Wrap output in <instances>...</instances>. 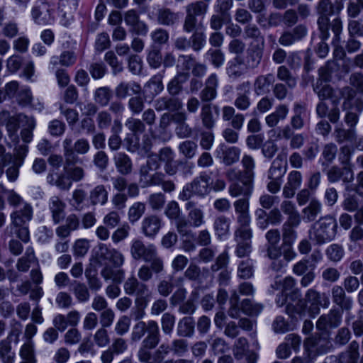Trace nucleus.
<instances>
[{"label":"nucleus","mask_w":363,"mask_h":363,"mask_svg":"<svg viewBox=\"0 0 363 363\" xmlns=\"http://www.w3.org/2000/svg\"><path fill=\"white\" fill-rule=\"evenodd\" d=\"M293 116L290 119V125L294 130H301L304 127L305 121L309 116L306 104L296 102L293 106Z\"/></svg>","instance_id":"obj_23"},{"label":"nucleus","mask_w":363,"mask_h":363,"mask_svg":"<svg viewBox=\"0 0 363 363\" xmlns=\"http://www.w3.org/2000/svg\"><path fill=\"white\" fill-rule=\"evenodd\" d=\"M165 174L160 172L152 174L151 179L141 187L145 188L152 186H160L164 192L171 193L176 189V185L172 180L166 179Z\"/></svg>","instance_id":"obj_27"},{"label":"nucleus","mask_w":363,"mask_h":363,"mask_svg":"<svg viewBox=\"0 0 363 363\" xmlns=\"http://www.w3.org/2000/svg\"><path fill=\"white\" fill-rule=\"evenodd\" d=\"M337 222L335 217L327 216L315 222L310 231V238L318 244L331 241L337 233Z\"/></svg>","instance_id":"obj_5"},{"label":"nucleus","mask_w":363,"mask_h":363,"mask_svg":"<svg viewBox=\"0 0 363 363\" xmlns=\"http://www.w3.org/2000/svg\"><path fill=\"white\" fill-rule=\"evenodd\" d=\"M254 275V262L251 259L241 261L238 267V277L242 279H249Z\"/></svg>","instance_id":"obj_49"},{"label":"nucleus","mask_w":363,"mask_h":363,"mask_svg":"<svg viewBox=\"0 0 363 363\" xmlns=\"http://www.w3.org/2000/svg\"><path fill=\"white\" fill-rule=\"evenodd\" d=\"M191 35L189 37L191 48L195 52L202 50L206 43V35L204 29L201 26H198L193 30Z\"/></svg>","instance_id":"obj_41"},{"label":"nucleus","mask_w":363,"mask_h":363,"mask_svg":"<svg viewBox=\"0 0 363 363\" xmlns=\"http://www.w3.org/2000/svg\"><path fill=\"white\" fill-rule=\"evenodd\" d=\"M296 281L291 277H286L282 283V293L289 296L293 300H298V306L300 308L297 311L298 313H302L305 311L306 304L301 299V294L300 291L295 287Z\"/></svg>","instance_id":"obj_20"},{"label":"nucleus","mask_w":363,"mask_h":363,"mask_svg":"<svg viewBox=\"0 0 363 363\" xmlns=\"http://www.w3.org/2000/svg\"><path fill=\"white\" fill-rule=\"evenodd\" d=\"M163 225L162 218L156 215L145 216L141 223L142 233L147 238H154Z\"/></svg>","instance_id":"obj_18"},{"label":"nucleus","mask_w":363,"mask_h":363,"mask_svg":"<svg viewBox=\"0 0 363 363\" xmlns=\"http://www.w3.org/2000/svg\"><path fill=\"white\" fill-rule=\"evenodd\" d=\"M73 294L79 303H86L90 298L89 289L84 283L75 281Z\"/></svg>","instance_id":"obj_56"},{"label":"nucleus","mask_w":363,"mask_h":363,"mask_svg":"<svg viewBox=\"0 0 363 363\" xmlns=\"http://www.w3.org/2000/svg\"><path fill=\"white\" fill-rule=\"evenodd\" d=\"M124 292L129 296H135V299L152 298V292L148 286L138 279L135 276L128 277L123 284Z\"/></svg>","instance_id":"obj_10"},{"label":"nucleus","mask_w":363,"mask_h":363,"mask_svg":"<svg viewBox=\"0 0 363 363\" xmlns=\"http://www.w3.org/2000/svg\"><path fill=\"white\" fill-rule=\"evenodd\" d=\"M77 164H67L65 160L64 171L70 177L71 181L73 182H78L83 179L85 172L83 168L75 166Z\"/></svg>","instance_id":"obj_48"},{"label":"nucleus","mask_w":363,"mask_h":363,"mask_svg":"<svg viewBox=\"0 0 363 363\" xmlns=\"http://www.w3.org/2000/svg\"><path fill=\"white\" fill-rule=\"evenodd\" d=\"M331 29L334 33L333 45L334 46L333 61H328L327 64L319 69V78L316 83L313 84V91L318 94L320 100L329 99L332 104L338 103L340 90L334 89L330 85H323V82H332L333 79H340V67L337 61L340 58V20L339 18H335L331 23Z\"/></svg>","instance_id":"obj_1"},{"label":"nucleus","mask_w":363,"mask_h":363,"mask_svg":"<svg viewBox=\"0 0 363 363\" xmlns=\"http://www.w3.org/2000/svg\"><path fill=\"white\" fill-rule=\"evenodd\" d=\"M248 69L244 59L241 56L237 55L228 62L226 74L229 78L235 80L244 75Z\"/></svg>","instance_id":"obj_26"},{"label":"nucleus","mask_w":363,"mask_h":363,"mask_svg":"<svg viewBox=\"0 0 363 363\" xmlns=\"http://www.w3.org/2000/svg\"><path fill=\"white\" fill-rule=\"evenodd\" d=\"M230 220L223 215H220L214 219L213 230L219 240H225L230 235Z\"/></svg>","instance_id":"obj_35"},{"label":"nucleus","mask_w":363,"mask_h":363,"mask_svg":"<svg viewBox=\"0 0 363 363\" xmlns=\"http://www.w3.org/2000/svg\"><path fill=\"white\" fill-rule=\"evenodd\" d=\"M345 122L350 127L347 130L342 129V144L344 141L350 143V148H352V144L355 140L354 127L358 122V115L353 112H347L345 116Z\"/></svg>","instance_id":"obj_33"},{"label":"nucleus","mask_w":363,"mask_h":363,"mask_svg":"<svg viewBox=\"0 0 363 363\" xmlns=\"http://www.w3.org/2000/svg\"><path fill=\"white\" fill-rule=\"evenodd\" d=\"M101 274L105 280H112L116 284H120L124 279L125 271L120 267L106 265L101 271Z\"/></svg>","instance_id":"obj_44"},{"label":"nucleus","mask_w":363,"mask_h":363,"mask_svg":"<svg viewBox=\"0 0 363 363\" xmlns=\"http://www.w3.org/2000/svg\"><path fill=\"white\" fill-rule=\"evenodd\" d=\"M24 127L21 132L23 140L30 143L33 138V130L35 126V121L33 117H28L23 113H19L16 118H11L7 127L9 130L16 131L18 127Z\"/></svg>","instance_id":"obj_9"},{"label":"nucleus","mask_w":363,"mask_h":363,"mask_svg":"<svg viewBox=\"0 0 363 363\" xmlns=\"http://www.w3.org/2000/svg\"><path fill=\"white\" fill-rule=\"evenodd\" d=\"M185 209L188 211L189 221L192 226L198 228L205 223L204 212L201 206L189 201L185 203Z\"/></svg>","instance_id":"obj_24"},{"label":"nucleus","mask_w":363,"mask_h":363,"mask_svg":"<svg viewBox=\"0 0 363 363\" xmlns=\"http://www.w3.org/2000/svg\"><path fill=\"white\" fill-rule=\"evenodd\" d=\"M198 145L192 140H185L178 147L179 153L187 159H191L196 155Z\"/></svg>","instance_id":"obj_57"},{"label":"nucleus","mask_w":363,"mask_h":363,"mask_svg":"<svg viewBox=\"0 0 363 363\" xmlns=\"http://www.w3.org/2000/svg\"><path fill=\"white\" fill-rule=\"evenodd\" d=\"M240 152V149L237 147L220 143L215 150L214 155L220 162L225 165H231L239 160Z\"/></svg>","instance_id":"obj_12"},{"label":"nucleus","mask_w":363,"mask_h":363,"mask_svg":"<svg viewBox=\"0 0 363 363\" xmlns=\"http://www.w3.org/2000/svg\"><path fill=\"white\" fill-rule=\"evenodd\" d=\"M246 38H252L256 41L255 44L264 45V38L262 35L259 28L255 24H247L244 28Z\"/></svg>","instance_id":"obj_58"},{"label":"nucleus","mask_w":363,"mask_h":363,"mask_svg":"<svg viewBox=\"0 0 363 363\" xmlns=\"http://www.w3.org/2000/svg\"><path fill=\"white\" fill-rule=\"evenodd\" d=\"M340 320L338 310L333 309L326 315H321L317 323L318 330L323 331V336H312L306 339L304 343L305 350L309 358L313 359L320 354L325 353L330 347L328 340L329 330L337 328Z\"/></svg>","instance_id":"obj_2"},{"label":"nucleus","mask_w":363,"mask_h":363,"mask_svg":"<svg viewBox=\"0 0 363 363\" xmlns=\"http://www.w3.org/2000/svg\"><path fill=\"white\" fill-rule=\"evenodd\" d=\"M151 298L135 299V306L131 309L130 315L135 320H140L145 316V309L147 308Z\"/></svg>","instance_id":"obj_50"},{"label":"nucleus","mask_w":363,"mask_h":363,"mask_svg":"<svg viewBox=\"0 0 363 363\" xmlns=\"http://www.w3.org/2000/svg\"><path fill=\"white\" fill-rule=\"evenodd\" d=\"M264 45L254 43L250 45L245 60V63L249 69L257 68L260 64L263 56Z\"/></svg>","instance_id":"obj_31"},{"label":"nucleus","mask_w":363,"mask_h":363,"mask_svg":"<svg viewBox=\"0 0 363 363\" xmlns=\"http://www.w3.org/2000/svg\"><path fill=\"white\" fill-rule=\"evenodd\" d=\"M237 242L235 253L238 257L247 256L251 252V238L252 236L251 228H237L234 233Z\"/></svg>","instance_id":"obj_11"},{"label":"nucleus","mask_w":363,"mask_h":363,"mask_svg":"<svg viewBox=\"0 0 363 363\" xmlns=\"http://www.w3.org/2000/svg\"><path fill=\"white\" fill-rule=\"evenodd\" d=\"M208 10V4L200 0L189 4L185 7L186 16L183 23V30L190 33L202 23L199 21L198 17H203Z\"/></svg>","instance_id":"obj_7"},{"label":"nucleus","mask_w":363,"mask_h":363,"mask_svg":"<svg viewBox=\"0 0 363 363\" xmlns=\"http://www.w3.org/2000/svg\"><path fill=\"white\" fill-rule=\"evenodd\" d=\"M65 203L57 196H53L49 199L48 208L55 224L59 223L65 218Z\"/></svg>","instance_id":"obj_32"},{"label":"nucleus","mask_w":363,"mask_h":363,"mask_svg":"<svg viewBox=\"0 0 363 363\" xmlns=\"http://www.w3.org/2000/svg\"><path fill=\"white\" fill-rule=\"evenodd\" d=\"M195 322L192 317L186 316L182 318L178 324L177 333L179 337H191L194 333Z\"/></svg>","instance_id":"obj_45"},{"label":"nucleus","mask_w":363,"mask_h":363,"mask_svg":"<svg viewBox=\"0 0 363 363\" xmlns=\"http://www.w3.org/2000/svg\"><path fill=\"white\" fill-rule=\"evenodd\" d=\"M306 301L308 306V311L314 317L320 312V307L327 308L329 306V299L325 294H320L315 290L310 289L306 295Z\"/></svg>","instance_id":"obj_13"},{"label":"nucleus","mask_w":363,"mask_h":363,"mask_svg":"<svg viewBox=\"0 0 363 363\" xmlns=\"http://www.w3.org/2000/svg\"><path fill=\"white\" fill-rule=\"evenodd\" d=\"M274 81V76L272 74L257 77L253 84L255 94L262 96L269 93L270 87Z\"/></svg>","instance_id":"obj_34"},{"label":"nucleus","mask_w":363,"mask_h":363,"mask_svg":"<svg viewBox=\"0 0 363 363\" xmlns=\"http://www.w3.org/2000/svg\"><path fill=\"white\" fill-rule=\"evenodd\" d=\"M289 113V108L285 104L277 106L274 112L265 117V123L269 128H274L279 121L286 119Z\"/></svg>","instance_id":"obj_40"},{"label":"nucleus","mask_w":363,"mask_h":363,"mask_svg":"<svg viewBox=\"0 0 363 363\" xmlns=\"http://www.w3.org/2000/svg\"><path fill=\"white\" fill-rule=\"evenodd\" d=\"M147 333L138 351V359L140 362L150 360L152 350L155 348L160 341V333L158 323L153 320L147 322L139 321L132 329L131 340L133 342L140 341Z\"/></svg>","instance_id":"obj_3"},{"label":"nucleus","mask_w":363,"mask_h":363,"mask_svg":"<svg viewBox=\"0 0 363 363\" xmlns=\"http://www.w3.org/2000/svg\"><path fill=\"white\" fill-rule=\"evenodd\" d=\"M0 359L2 363H14L15 352L12 351L10 342L6 340L0 341Z\"/></svg>","instance_id":"obj_52"},{"label":"nucleus","mask_w":363,"mask_h":363,"mask_svg":"<svg viewBox=\"0 0 363 363\" xmlns=\"http://www.w3.org/2000/svg\"><path fill=\"white\" fill-rule=\"evenodd\" d=\"M250 83L244 82L236 86V96L234 106L240 111H246L251 106Z\"/></svg>","instance_id":"obj_16"},{"label":"nucleus","mask_w":363,"mask_h":363,"mask_svg":"<svg viewBox=\"0 0 363 363\" xmlns=\"http://www.w3.org/2000/svg\"><path fill=\"white\" fill-rule=\"evenodd\" d=\"M130 252L133 259H143L145 262L152 263V268L156 272H162L164 270L163 260L158 255L154 245H145L141 240L135 239L131 242Z\"/></svg>","instance_id":"obj_4"},{"label":"nucleus","mask_w":363,"mask_h":363,"mask_svg":"<svg viewBox=\"0 0 363 363\" xmlns=\"http://www.w3.org/2000/svg\"><path fill=\"white\" fill-rule=\"evenodd\" d=\"M237 214L238 228H250V216L249 214V197H242L233 203Z\"/></svg>","instance_id":"obj_15"},{"label":"nucleus","mask_w":363,"mask_h":363,"mask_svg":"<svg viewBox=\"0 0 363 363\" xmlns=\"http://www.w3.org/2000/svg\"><path fill=\"white\" fill-rule=\"evenodd\" d=\"M187 73H179L174 77L167 84V91L169 94L174 96L182 90V84L187 79Z\"/></svg>","instance_id":"obj_54"},{"label":"nucleus","mask_w":363,"mask_h":363,"mask_svg":"<svg viewBox=\"0 0 363 363\" xmlns=\"http://www.w3.org/2000/svg\"><path fill=\"white\" fill-rule=\"evenodd\" d=\"M77 61V55L73 51H63L60 56L54 55L50 58L49 69L55 70L59 65L62 67H71Z\"/></svg>","instance_id":"obj_30"},{"label":"nucleus","mask_w":363,"mask_h":363,"mask_svg":"<svg viewBox=\"0 0 363 363\" xmlns=\"http://www.w3.org/2000/svg\"><path fill=\"white\" fill-rule=\"evenodd\" d=\"M277 78L281 81L285 82L289 89H294L296 86L297 81L296 78L291 75L288 68L285 66L278 67Z\"/></svg>","instance_id":"obj_61"},{"label":"nucleus","mask_w":363,"mask_h":363,"mask_svg":"<svg viewBox=\"0 0 363 363\" xmlns=\"http://www.w3.org/2000/svg\"><path fill=\"white\" fill-rule=\"evenodd\" d=\"M345 323L347 325H352L356 336L359 337L363 335V319L362 315L358 318L354 319V316L350 315V312H347Z\"/></svg>","instance_id":"obj_64"},{"label":"nucleus","mask_w":363,"mask_h":363,"mask_svg":"<svg viewBox=\"0 0 363 363\" xmlns=\"http://www.w3.org/2000/svg\"><path fill=\"white\" fill-rule=\"evenodd\" d=\"M211 177L206 172H202L199 177H195L191 182L196 196L204 197L209 192V184Z\"/></svg>","instance_id":"obj_38"},{"label":"nucleus","mask_w":363,"mask_h":363,"mask_svg":"<svg viewBox=\"0 0 363 363\" xmlns=\"http://www.w3.org/2000/svg\"><path fill=\"white\" fill-rule=\"evenodd\" d=\"M219 113L220 109L217 105L203 104L200 113V118L203 127L208 130H211L215 126Z\"/></svg>","instance_id":"obj_21"},{"label":"nucleus","mask_w":363,"mask_h":363,"mask_svg":"<svg viewBox=\"0 0 363 363\" xmlns=\"http://www.w3.org/2000/svg\"><path fill=\"white\" fill-rule=\"evenodd\" d=\"M34 347L35 345L33 340L26 341L20 349L19 354L21 359L29 361L30 363H36Z\"/></svg>","instance_id":"obj_53"},{"label":"nucleus","mask_w":363,"mask_h":363,"mask_svg":"<svg viewBox=\"0 0 363 363\" xmlns=\"http://www.w3.org/2000/svg\"><path fill=\"white\" fill-rule=\"evenodd\" d=\"M320 211L321 203L315 199H312L309 205L303 210V213L308 221L315 220Z\"/></svg>","instance_id":"obj_62"},{"label":"nucleus","mask_w":363,"mask_h":363,"mask_svg":"<svg viewBox=\"0 0 363 363\" xmlns=\"http://www.w3.org/2000/svg\"><path fill=\"white\" fill-rule=\"evenodd\" d=\"M286 172V167L284 165L282 160L277 157L272 163L268 170L267 177L269 179H282Z\"/></svg>","instance_id":"obj_47"},{"label":"nucleus","mask_w":363,"mask_h":363,"mask_svg":"<svg viewBox=\"0 0 363 363\" xmlns=\"http://www.w3.org/2000/svg\"><path fill=\"white\" fill-rule=\"evenodd\" d=\"M218 79L216 74L213 73L208 76L205 82V86L200 93V99L203 102L213 101L217 96Z\"/></svg>","instance_id":"obj_28"},{"label":"nucleus","mask_w":363,"mask_h":363,"mask_svg":"<svg viewBox=\"0 0 363 363\" xmlns=\"http://www.w3.org/2000/svg\"><path fill=\"white\" fill-rule=\"evenodd\" d=\"M163 74L159 73L154 75L151 79L145 84V90L148 92L152 96H155L162 91L164 86L162 84Z\"/></svg>","instance_id":"obj_46"},{"label":"nucleus","mask_w":363,"mask_h":363,"mask_svg":"<svg viewBox=\"0 0 363 363\" xmlns=\"http://www.w3.org/2000/svg\"><path fill=\"white\" fill-rule=\"evenodd\" d=\"M252 180L245 177L242 181L233 182L228 187V193L232 197H250L252 191Z\"/></svg>","instance_id":"obj_29"},{"label":"nucleus","mask_w":363,"mask_h":363,"mask_svg":"<svg viewBox=\"0 0 363 363\" xmlns=\"http://www.w3.org/2000/svg\"><path fill=\"white\" fill-rule=\"evenodd\" d=\"M141 86L135 82H122L115 89V94L117 98L125 99L128 96L139 94Z\"/></svg>","instance_id":"obj_39"},{"label":"nucleus","mask_w":363,"mask_h":363,"mask_svg":"<svg viewBox=\"0 0 363 363\" xmlns=\"http://www.w3.org/2000/svg\"><path fill=\"white\" fill-rule=\"evenodd\" d=\"M356 91L352 88L346 86L342 90V97L345 100L344 101V108H354L356 111L361 112L363 110V100L361 99H354Z\"/></svg>","instance_id":"obj_36"},{"label":"nucleus","mask_w":363,"mask_h":363,"mask_svg":"<svg viewBox=\"0 0 363 363\" xmlns=\"http://www.w3.org/2000/svg\"><path fill=\"white\" fill-rule=\"evenodd\" d=\"M55 6L46 0L37 1L31 9L32 18L36 24L50 25L55 21Z\"/></svg>","instance_id":"obj_8"},{"label":"nucleus","mask_w":363,"mask_h":363,"mask_svg":"<svg viewBox=\"0 0 363 363\" xmlns=\"http://www.w3.org/2000/svg\"><path fill=\"white\" fill-rule=\"evenodd\" d=\"M113 162L117 171L122 175L132 172L133 163L130 157L124 152H117L113 156Z\"/></svg>","instance_id":"obj_37"},{"label":"nucleus","mask_w":363,"mask_h":363,"mask_svg":"<svg viewBox=\"0 0 363 363\" xmlns=\"http://www.w3.org/2000/svg\"><path fill=\"white\" fill-rule=\"evenodd\" d=\"M179 13L167 7L158 8L155 13L157 23L166 27H174L179 23Z\"/></svg>","instance_id":"obj_19"},{"label":"nucleus","mask_w":363,"mask_h":363,"mask_svg":"<svg viewBox=\"0 0 363 363\" xmlns=\"http://www.w3.org/2000/svg\"><path fill=\"white\" fill-rule=\"evenodd\" d=\"M38 262L34 252V250L31 247H27L25 255L18 259L16 263V268L19 272H26L30 269V266Z\"/></svg>","instance_id":"obj_43"},{"label":"nucleus","mask_w":363,"mask_h":363,"mask_svg":"<svg viewBox=\"0 0 363 363\" xmlns=\"http://www.w3.org/2000/svg\"><path fill=\"white\" fill-rule=\"evenodd\" d=\"M145 204L143 202H135L130 208L128 212V217L130 223L137 222L145 211Z\"/></svg>","instance_id":"obj_55"},{"label":"nucleus","mask_w":363,"mask_h":363,"mask_svg":"<svg viewBox=\"0 0 363 363\" xmlns=\"http://www.w3.org/2000/svg\"><path fill=\"white\" fill-rule=\"evenodd\" d=\"M63 155L67 164H82V160L78 155H85L89 151V141L79 138L73 143L72 139L67 136L62 142Z\"/></svg>","instance_id":"obj_6"},{"label":"nucleus","mask_w":363,"mask_h":363,"mask_svg":"<svg viewBox=\"0 0 363 363\" xmlns=\"http://www.w3.org/2000/svg\"><path fill=\"white\" fill-rule=\"evenodd\" d=\"M170 345L173 354L178 357L184 356L189 351V343L185 339H174Z\"/></svg>","instance_id":"obj_59"},{"label":"nucleus","mask_w":363,"mask_h":363,"mask_svg":"<svg viewBox=\"0 0 363 363\" xmlns=\"http://www.w3.org/2000/svg\"><path fill=\"white\" fill-rule=\"evenodd\" d=\"M161 162L157 154H150L147 156L146 164L140 167L139 172V182L142 186L149 182L152 174L150 171H156L160 168Z\"/></svg>","instance_id":"obj_17"},{"label":"nucleus","mask_w":363,"mask_h":363,"mask_svg":"<svg viewBox=\"0 0 363 363\" xmlns=\"http://www.w3.org/2000/svg\"><path fill=\"white\" fill-rule=\"evenodd\" d=\"M125 125L134 135L142 134L145 130V123L140 119L133 117L126 120Z\"/></svg>","instance_id":"obj_63"},{"label":"nucleus","mask_w":363,"mask_h":363,"mask_svg":"<svg viewBox=\"0 0 363 363\" xmlns=\"http://www.w3.org/2000/svg\"><path fill=\"white\" fill-rule=\"evenodd\" d=\"M153 107L157 111H162L164 110L177 111L183 107V104L178 98L166 96L155 99L153 102Z\"/></svg>","instance_id":"obj_25"},{"label":"nucleus","mask_w":363,"mask_h":363,"mask_svg":"<svg viewBox=\"0 0 363 363\" xmlns=\"http://www.w3.org/2000/svg\"><path fill=\"white\" fill-rule=\"evenodd\" d=\"M346 193L345 194V199L344 201L345 209L353 213V216L355 222L358 225L363 223V209L359 207L358 199L356 196L354 191L350 190L349 186H347L345 188Z\"/></svg>","instance_id":"obj_14"},{"label":"nucleus","mask_w":363,"mask_h":363,"mask_svg":"<svg viewBox=\"0 0 363 363\" xmlns=\"http://www.w3.org/2000/svg\"><path fill=\"white\" fill-rule=\"evenodd\" d=\"M211 63L216 68L220 67L225 62V55L220 49L210 48L206 53Z\"/></svg>","instance_id":"obj_60"},{"label":"nucleus","mask_w":363,"mask_h":363,"mask_svg":"<svg viewBox=\"0 0 363 363\" xmlns=\"http://www.w3.org/2000/svg\"><path fill=\"white\" fill-rule=\"evenodd\" d=\"M108 191L104 185H97L90 191V203L94 206L98 204L104 206L108 201Z\"/></svg>","instance_id":"obj_42"},{"label":"nucleus","mask_w":363,"mask_h":363,"mask_svg":"<svg viewBox=\"0 0 363 363\" xmlns=\"http://www.w3.org/2000/svg\"><path fill=\"white\" fill-rule=\"evenodd\" d=\"M94 101L101 106H106L112 98V91L108 86L99 87L94 94Z\"/></svg>","instance_id":"obj_51"},{"label":"nucleus","mask_w":363,"mask_h":363,"mask_svg":"<svg viewBox=\"0 0 363 363\" xmlns=\"http://www.w3.org/2000/svg\"><path fill=\"white\" fill-rule=\"evenodd\" d=\"M302 183V174L300 172L293 170L287 176V181L283 187L282 195L286 199L293 198L296 190Z\"/></svg>","instance_id":"obj_22"}]
</instances>
